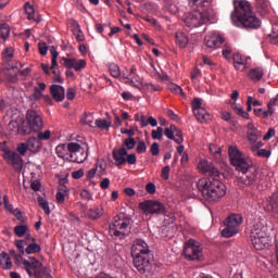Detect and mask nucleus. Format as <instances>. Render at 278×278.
I'll use <instances>...</instances> for the list:
<instances>
[{"label":"nucleus","mask_w":278,"mask_h":278,"mask_svg":"<svg viewBox=\"0 0 278 278\" xmlns=\"http://www.w3.org/2000/svg\"><path fill=\"white\" fill-rule=\"evenodd\" d=\"M80 198H81L84 201H92V193L89 192L88 190L84 189V190L80 192Z\"/></svg>","instance_id":"obj_54"},{"label":"nucleus","mask_w":278,"mask_h":278,"mask_svg":"<svg viewBox=\"0 0 278 278\" xmlns=\"http://www.w3.org/2000/svg\"><path fill=\"white\" fill-rule=\"evenodd\" d=\"M38 49L41 55H46L49 51V48L47 47L46 42H39L38 43Z\"/></svg>","instance_id":"obj_57"},{"label":"nucleus","mask_w":278,"mask_h":278,"mask_svg":"<svg viewBox=\"0 0 278 278\" xmlns=\"http://www.w3.org/2000/svg\"><path fill=\"white\" fill-rule=\"evenodd\" d=\"M203 99H201V98H194L193 100H192V110H193V112H197V111H199V110H203Z\"/></svg>","instance_id":"obj_41"},{"label":"nucleus","mask_w":278,"mask_h":278,"mask_svg":"<svg viewBox=\"0 0 278 278\" xmlns=\"http://www.w3.org/2000/svg\"><path fill=\"white\" fill-rule=\"evenodd\" d=\"M26 121L28 126H25V129H21V136H29L31 131L34 134L42 131L45 122L42 121V115H40V113L35 110H28L26 113Z\"/></svg>","instance_id":"obj_6"},{"label":"nucleus","mask_w":278,"mask_h":278,"mask_svg":"<svg viewBox=\"0 0 278 278\" xmlns=\"http://www.w3.org/2000/svg\"><path fill=\"white\" fill-rule=\"evenodd\" d=\"M38 203L40 207L43 210L45 214L49 216L51 214V208L49 207V202L43 198H38Z\"/></svg>","instance_id":"obj_37"},{"label":"nucleus","mask_w":278,"mask_h":278,"mask_svg":"<svg viewBox=\"0 0 278 278\" xmlns=\"http://www.w3.org/2000/svg\"><path fill=\"white\" fill-rule=\"evenodd\" d=\"M204 42L207 49L214 50L218 49V47L225 42V38H223L220 34L214 31L205 36Z\"/></svg>","instance_id":"obj_17"},{"label":"nucleus","mask_w":278,"mask_h":278,"mask_svg":"<svg viewBox=\"0 0 278 278\" xmlns=\"http://www.w3.org/2000/svg\"><path fill=\"white\" fill-rule=\"evenodd\" d=\"M55 153L60 160H63V162L71 161V150H68V143H61L56 146Z\"/></svg>","instance_id":"obj_22"},{"label":"nucleus","mask_w":278,"mask_h":278,"mask_svg":"<svg viewBox=\"0 0 278 278\" xmlns=\"http://www.w3.org/2000/svg\"><path fill=\"white\" fill-rule=\"evenodd\" d=\"M233 8L235 10L230 15L232 25L242 29H260L262 27V21L253 12L251 2L247 0L237 1L233 2Z\"/></svg>","instance_id":"obj_2"},{"label":"nucleus","mask_w":278,"mask_h":278,"mask_svg":"<svg viewBox=\"0 0 278 278\" xmlns=\"http://www.w3.org/2000/svg\"><path fill=\"white\" fill-rule=\"evenodd\" d=\"M256 8L258 10H268V0H256Z\"/></svg>","instance_id":"obj_53"},{"label":"nucleus","mask_w":278,"mask_h":278,"mask_svg":"<svg viewBox=\"0 0 278 278\" xmlns=\"http://www.w3.org/2000/svg\"><path fill=\"white\" fill-rule=\"evenodd\" d=\"M3 55H4V60L7 62H9L10 60H12V58H14V48L12 47H7L3 51Z\"/></svg>","instance_id":"obj_44"},{"label":"nucleus","mask_w":278,"mask_h":278,"mask_svg":"<svg viewBox=\"0 0 278 278\" xmlns=\"http://www.w3.org/2000/svg\"><path fill=\"white\" fill-rule=\"evenodd\" d=\"M14 233L17 238H24V236H26V240H29L31 238V235L29 233V226L27 225L15 226Z\"/></svg>","instance_id":"obj_25"},{"label":"nucleus","mask_w":278,"mask_h":278,"mask_svg":"<svg viewBox=\"0 0 278 278\" xmlns=\"http://www.w3.org/2000/svg\"><path fill=\"white\" fill-rule=\"evenodd\" d=\"M0 36L3 38V40H8L10 37V26L8 24L0 25Z\"/></svg>","instance_id":"obj_38"},{"label":"nucleus","mask_w":278,"mask_h":278,"mask_svg":"<svg viewBox=\"0 0 278 278\" xmlns=\"http://www.w3.org/2000/svg\"><path fill=\"white\" fill-rule=\"evenodd\" d=\"M193 114L197 118V121H199V123H207V121H210V118H212L210 116V113H207V111L205 109H200V110H195L193 111Z\"/></svg>","instance_id":"obj_30"},{"label":"nucleus","mask_w":278,"mask_h":278,"mask_svg":"<svg viewBox=\"0 0 278 278\" xmlns=\"http://www.w3.org/2000/svg\"><path fill=\"white\" fill-rule=\"evenodd\" d=\"M124 77L125 79H128V81H130L134 88H140V86H142V78H140L138 74L131 76L124 74Z\"/></svg>","instance_id":"obj_32"},{"label":"nucleus","mask_w":278,"mask_h":278,"mask_svg":"<svg viewBox=\"0 0 278 278\" xmlns=\"http://www.w3.org/2000/svg\"><path fill=\"white\" fill-rule=\"evenodd\" d=\"M16 151L20 154V156L21 155L24 156V155H27V151H29V148H28L27 143H18Z\"/></svg>","instance_id":"obj_45"},{"label":"nucleus","mask_w":278,"mask_h":278,"mask_svg":"<svg viewBox=\"0 0 278 278\" xmlns=\"http://www.w3.org/2000/svg\"><path fill=\"white\" fill-rule=\"evenodd\" d=\"M137 153H147V143L139 141L137 144Z\"/></svg>","instance_id":"obj_60"},{"label":"nucleus","mask_w":278,"mask_h":278,"mask_svg":"<svg viewBox=\"0 0 278 278\" xmlns=\"http://www.w3.org/2000/svg\"><path fill=\"white\" fill-rule=\"evenodd\" d=\"M104 210L103 206H94L88 210L87 212V216L88 218H90L91 220H99V218H101V216H103L104 214Z\"/></svg>","instance_id":"obj_24"},{"label":"nucleus","mask_w":278,"mask_h":278,"mask_svg":"<svg viewBox=\"0 0 278 278\" xmlns=\"http://www.w3.org/2000/svg\"><path fill=\"white\" fill-rule=\"evenodd\" d=\"M275 128H269L265 136L263 137V140H270V138H275Z\"/></svg>","instance_id":"obj_62"},{"label":"nucleus","mask_w":278,"mask_h":278,"mask_svg":"<svg viewBox=\"0 0 278 278\" xmlns=\"http://www.w3.org/2000/svg\"><path fill=\"white\" fill-rule=\"evenodd\" d=\"M151 253V250L149 249V244L142 240V239H136L132 242L131 247V256L132 257H140V256H146Z\"/></svg>","instance_id":"obj_13"},{"label":"nucleus","mask_w":278,"mask_h":278,"mask_svg":"<svg viewBox=\"0 0 278 278\" xmlns=\"http://www.w3.org/2000/svg\"><path fill=\"white\" fill-rule=\"evenodd\" d=\"M81 123L83 125H88L89 127H92L93 121H92V115L91 114H85L81 117Z\"/></svg>","instance_id":"obj_51"},{"label":"nucleus","mask_w":278,"mask_h":278,"mask_svg":"<svg viewBox=\"0 0 278 278\" xmlns=\"http://www.w3.org/2000/svg\"><path fill=\"white\" fill-rule=\"evenodd\" d=\"M185 23V27H188L189 29H194L197 27H201L206 21H210L207 15H204L203 13L195 11L192 13H186L182 18Z\"/></svg>","instance_id":"obj_11"},{"label":"nucleus","mask_w":278,"mask_h":278,"mask_svg":"<svg viewBox=\"0 0 278 278\" xmlns=\"http://www.w3.org/2000/svg\"><path fill=\"white\" fill-rule=\"evenodd\" d=\"M191 79H201V70L194 67L193 71L191 72Z\"/></svg>","instance_id":"obj_61"},{"label":"nucleus","mask_w":278,"mask_h":278,"mask_svg":"<svg viewBox=\"0 0 278 278\" xmlns=\"http://www.w3.org/2000/svg\"><path fill=\"white\" fill-rule=\"evenodd\" d=\"M185 257L191 260L192 262L201 260L203 257V249L201 244L194 239H189L184 248Z\"/></svg>","instance_id":"obj_12"},{"label":"nucleus","mask_w":278,"mask_h":278,"mask_svg":"<svg viewBox=\"0 0 278 278\" xmlns=\"http://www.w3.org/2000/svg\"><path fill=\"white\" fill-rule=\"evenodd\" d=\"M73 179H81L84 177V169H77L72 173Z\"/></svg>","instance_id":"obj_64"},{"label":"nucleus","mask_w":278,"mask_h":278,"mask_svg":"<svg viewBox=\"0 0 278 278\" xmlns=\"http://www.w3.org/2000/svg\"><path fill=\"white\" fill-rule=\"evenodd\" d=\"M132 264L141 275L151 270V261L149 260V255L132 256Z\"/></svg>","instance_id":"obj_14"},{"label":"nucleus","mask_w":278,"mask_h":278,"mask_svg":"<svg viewBox=\"0 0 278 278\" xmlns=\"http://www.w3.org/2000/svg\"><path fill=\"white\" fill-rule=\"evenodd\" d=\"M70 162L75 164H84L88 160V151L81 148V144L77 142L68 143Z\"/></svg>","instance_id":"obj_10"},{"label":"nucleus","mask_w":278,"mask_h":278,"mask_svg":"<svg viewBox=\"0 0 278 278\" xmlns=\"http://www.w3.org/2000/svg\"><path fill=\"white\" fill-rule=\"evenodd\" d=\"M113 160L115 161V166H123L127 162V149L121 148L118 150H113Z\"/></svg>","instance_id":"obj_21"},{"label":"nucleus","mask_w":278,"mask_h":278,"mask_svg":"<svg viewBox=\"0 0 278 278\" xmlns=\"http://www.w3.org/2000/svg\"><path fill=\"white\" fill-rule=\"evenodd\" d=\"M86 68V60L74 61V70L79 72Z\"/></svg>","instance_id":"obj_52"},{"label":"nucleus","mask_w":278,"mask_h":278,"mask_svg":"<svg viewBox=\"0 0 278 278\" xmlns=\"http://www.w3.org/2000/svg\"><path fill=\"white\" fill-rule=\"evenodd\" d=\"M139 210L143 212V214H157L161 216H166V206L162 204L160 201L155 200H146L139 203Z\"/></svg>","instance_id":"obj_8"},{"label":"nucleus","mask_w":278,"mask_h":278,"mask_svg":"<svg viewBox=\"0 0 278 278\" xmlns=\"http://www.w3.org/2000/svg\"><path fill=\"white\" fill-rule=\"evenodd\" d=\"M198 169L200 173L204 175H208L210 177H218L220 172L214 166V164L207 162L205 159H201L198 163Z\"/></svg>","instance_id":"obj_15"},{"label":"nucleus","mask_w":278,"mask_h":278,"mask_svg":"<svg viewBox=\"0 0 278 278\" xmlns=\"http://www.w3.org/2000/svg\"><path fill=\"white\" fill-rule=\"evenodd\" d=\"M96 126L99 129H108V127H110V125H108V121L106 119H97L96 121Z\"/></svg>","instance_id":"obj_55"},{"label":"nucleus","mask_w":278,"mask_h":278,"mask_svg":"<svg viewBox=\"0 0 278 278\" xmlns=\"http://www.w3.org/2000/svg\"><path fill=\"white\" fill-rule=\"evenodd\" d=\"M169 175H170V166L167 165L162 168L161 177H162V179L166 180V179H168Z\"/></svg>","instance_id":"obj_56"},{"label":"nucleus","mask_w":278,"mask_h":278,"mask_svg":"<svg viewBox=\"0 0 278 278\" xmlns=\"http://www.w3.org/2000/svg\"><path fill=\"white\" fill-rule=\"evenodd\" d=\"M248 77L252 81H262V77H264V68L262 67H254L249 71Z\"/></svg>","instance_id":"obj_26"},{"label":"nucleus","mask_w":278,"mask_h":278,"mask_svg":"<svg viewBox=\"0 0 278 278\" xmlns=\"http://www.w3.org/2000/svg\"><path fill=\"white\" fill-rule=\"evenodd\" d=\"M249 60H251V58L240 53H235L232 56L235 70L240 73H244V71L249 68Z\"/></svg>","instance_id":"obj_19"},{"label":"nucleus","mask_w":278,"mask_h":278,"mask_svg":"<svg viewBox=\"0 0 278 278\" xmlns=\"http://www.w3.org/2000/svg\"><path fill=\"white\" fill-rule=\"evenodd\" d=\"M26 146L28 147V151H31V153H38V151L42 149V142L36 137L29 138L26 141Z\"/></svg>","instance_id":"obj_23"},{"label":"nucleus","mask_w":278,"mask_h":278,"mask_svg":"<svg viewBox=\"0 0 278 278\" xmlns=\"http://www.w3.org/2000/svg\"><path fill=\"white\" fill-rule=\"evenodd\" d=\"M230 163L239 173L247 175L245 178H239V184L243 186H253L257 181V166L253 165L251 157L247 156L238 147L230 146L228 149Z\"/></svg>","instance_id":"obj_1"},{"label":"nucleus","mask_w":278,"mask_h":278,"mask_svg":"<svg viewBox=\"0 0 278 278\" xmlns=\"http://www.w3.org/2000/svg\"><path fill=\"white\" fill-rule=\"evenodd\" d=\"M28 260L23 261V266L28 275V277L42 278L45 275V265L41 264L40 261L36 260V257L29 256Z\"/></svg>","instance_id":"obj_9"},{"label":"nucleus","mask_w":278,"mask_h":278,"mask_svg":"<svg viewBox=\"0 0 278 278\" xmlns=\"http://www.w3.org/2000/svg\"><path fill=\"white\" fill-rule=\"evenodd\" d=\"M271 153L273 152L270 150H266V149H260L257 151L258 157H270Z\"/></svg>","instance_id":"obj_58"},{"label":"nucleus","mask_w":278,"mask_h":278,"mask_svg":"<svg viewBox=\"0 0 278 278\" xmlns=\"http://www.w3.org/2000/svg\"><path fill=\"white\" fill-rule=\"evenodd\" d=\"M167 88L174 94H178L179 97H186V93L184 92V89L181 87H179V85H177L175 83H169Z\"/></svg>","instance_id":"obj_34"},{"label":"nucleus","mask_w":278,"mask_h":278,"mask_svg":"<svg viewBox=\"0 0 278 278\" xmlns=\"http://www.w3.org/2000/svg\"><path fill=\"white\" fill-rule=\"evenodd\" d=\"M24 10L27 14L28 21H33V18H34V7H31V4L29 2H26L25 5H24Z\"/></svg>","instance_id":"obj_43"},{"label":"nucleus","mask_w":278,"mask_h":278,"mask_svg":"<svg viewBox=\"0 0 278 278\" xmlns=\"http://www.w3.org/2000/svg\"><path fill=\"white\" fill-rule=\"evenodd\" d=\"M30 243L26 247L25 252L27 255H33L34 253H40L42 251V248L40 244L36 243L35 238H30Z\"/></svg>","instance_id":"obj_28"},{"label":"nucleus","mask_w":278,"mask_h":278,"mask_svg":"<svg viewBox=\"0 0 278 278\" xmlns=\"http://www.w3.org/2000/svg\"><path fill=\"white\" fill-rule=\"evenodd\" d=\"M66 195H68V193H64V192H56V203H59V205H64L65 201H66Z\"/></svg>","instance_id":"obj_47"},{"label":"nucleus","mask_w":278,"mask_h":278,"mask_svg":"<svg viewBox=\"0 0 278 278\" xmlns=\"http://www.w3.org/2000/svg\"><path fill=\"white\" fill-rule=\"evenodd\" d=\"M242 225V217L238 214L228 216L225 220V229L222 231L223 238H233L236 233L240 232V226Z\"/></svg>","instance_id":"obj_7"},{"label":"nucleus","mask_w":278,"mask_h":278,"mask_svg":"<svg viewBox=\"0 0 278 278\" xmlns=\"http://www.w3.org/2000/svg\"><path fill=\"white\" fill-rule=\"evenodd\" d=\"M126 162L130 165H134L136 162H138V159L136 157V154H127Z\"/></svg>","instance_id":"obj_63"},{"label":"nucleus","mask_w":278,"mask_h":278,"mask_svg":"<svg viewBox=\"0 0 278 278\" xmlns=\"http://www.w3.org/2000/svg\"><path fill=\"white\" fill-rule=\"evenodd\" d=\"M14 244H15L18 253H21V255H25V253H26L25 244H27V241L20 239V240H15Z\"/></svg>","instance_id":"obj_39"},{"label":"nucleus","mask_w":278,"mask_h":278,"mask_svg":"<svg viewBox=\"0 0 278 278\" xmlns=\"http://www.w3.org/2000/svg\"><path fill=\"white\" fill-rule=\"evenodd\" d=\"M37 134H38L37 139L39 140V142L41 140H50V138H51V130H46L43 132L39 130V132H37Z\"/></svg>","instance_id":"obj_46"},{"label":"nucleus","mask_w":278,"mask_h":278,"mask_svg":"<svg viewBox=\"0 0 278 278\" xmlns=\"http://www.w3.org/2000/svg\"><path fill=\"white\" fill-rule=\"evenodd\" d=\"M62 62H64L63 65L66 68H74V66H75V59H68V58L63 56Z\"/></svg>","instance_id":"obj_50"},{"label":"nucleus","mask_w":278,"mask_h":278,"mask_svg":"<svg viewBox=\"0 0 278 278\" xmlns=\"http://www.w3.org/2000/svg\"><path fill=\"white\" fill-rule=\"evenodd\" d=\"M124 144L128 149V151H131V149H136V139L127 138L125 139Z\"/></svg>","instance_id":"obj_48"},{"label":"nucleus","mask_w":278,"mask_h":278,"mask_svg":"<svg viewBox=\"0 0 278 278\" xmlns=\"http://www.w3.org/2000/svg\"><path fill=\"white\" fill-rule=\"evenodd\" d=\"M131 229V217L121 213L113 217L112 223L109 226V233L112 238H125Z\"/></svg>","instance_id":"obj_5"},{"label":"nucleus","mask_w":278,"mask_h":278,"mask_svg":"<svg viewBox=\"0 0 278 278\" xmlns=\"http://www.w3.org/2000/svg\"><path fill=\"white\" fill-rule=\"evenodd\" d=\"M109 72L115 79L121 77V67L116 63L109 64Z\"/></svg>","instance_id":"obj_35"},{"label":"nucleus","mask_w":278,"mask_h":278,"mask_svg":"<svg viewBox=\"0 0 278 278\" xmlns=\"http://www.w3.org/2000/svg\"><path fill=\"white\" fill-rule=\"evenodd\" d=\"M197 188L208 203H216L227 194V186L216 176L199 179Z\"/></svg>","instance_id":"obj_3"},{"label":"nucleus","mask_w":278,"mask_h":278,"mask_svg":"<svg viewBox=\"0 0 278 278\" xmlns=\"http://www.w3.org/2000/svg\"><path fill=\"white\" fill-rule=\"evenodd\" d=\"M232 110H235L236 114H238V116H241V118H245V121H249V118H251V116L249 115V112H245L244 109L242 108V105L233 102L232 104Z\"/></svg>","instance_id":"obj_33"},{"label":"nucleus","mask_w":278,"mask_h":278,"mask_svg":"<svg viewBox=\"0 0 278 278\" xmlns=\"http://www.w3.org/2000/svg\"><path fill=\"white\" fill-rule=\"evenodd\" d=\"M175 38H176V45L177 47H179V49H186V47H188V42H190V40L188 39V36H186V34L181 31H177L175 34Z\"/></svg>","instance_id":"obj_27"},{"label":"nucleus","mask_w":278,"mask_h":278,"mask_svg":"<svg viewBox=\"0 0 278 278\" xmlns=\"http://www.w3.org/2000/svg\"><path fill=\"white\" fill-rule=\"evenodd\" d=\"M142 88H144V90H148V92H160V90H162V87L160 85H155L153 83H144L142 85Z\"/></svg>","instance_id":"obj_36"},{"label":"nucleus","mask_w":278,"mask_h":278,"mask_svg":"<svg viewBox=\"0 0 278 278\" xmlns=\"http://www.w3.org/2000/svg\"><path fill=\"white\" fill-rule=\"evenodd\" d=\"M150 151H151V154L154 156L160 155V144L157 142L152 143Z\"/></svg>","instance_id":"obj_59"},{"label":"nucleus","mask_w":278,"mask_h":278,"mask_svg":"<svg viewBox=\"0 0 278 278\" xmlns=\"http://www.w3.org/2000/svg\"><path fill=\"white\" fill-rule=\"evenodd\" d=\"M50 94L54 99V101L61 102L65 99L66 97V90L64 89L63 86L60 85H52L50 87Z\"/></svg>","instance_id":"obj_20"},{"label":"nucleus","mask_w":278,"mask_h":278,"mask_svg":"<svg viewBox=\"0 0 278 278\" xmlns=\"http://www.w3.org/2000/svg\"><path fill=\"white\" fill-rule=\"evenodd\" d=\"M50 53L52 55V68H55V66H58V49L55 48V46H51L50 47Z\"/></svg>","instance_id":"obj_40"},{"label":"nucleus","mask_w":278,"mask_h":278,"mask_svg":"<svg viewBox=\"0 0 278 278\" xmlns=\"http://www.w3.org/2000/svg\"><path fill=\"white\" fill-rule=\"evenodd\" d=\"M162 134H164V129L162 127H157L156 130H152L153 140H162Z\"/></svg>","instance_id":"obj_49"},{"label":"nucleus","mask_w":278,"mask_h":278,"mask_svg":"<svg viewBox=\"0 0 278 278\" xmlns=\"http://www.w3.org/2000/svg\"><path fill=\"white\" fill-rule=\"evenodd\" d=\"M250 240L256 251H264L270 245V237L268 236V227L264 222H256L251 229Z\"/></svg>","instance_id":"obj_4"},{"label":"nucleus","mask_w":278,"mask_h":278,"mask_svg":"<svg viewBox=\"0 0 278 278\" xmlns=\"http://www.w3.org/2000/svg\"><path fill=\"white\" fill-rule=\"evenodd\" d=\"M3 159L11 164L15 170H23V157L17 152L5 151Z\"/></svg>","instance_id":"obj_16"},{"label":"nucleus","mask_w":278,"mask_h":278,"mask_svg":"<svg viewBox=\"0 0 278 278\" xmlns=\"http://www.w3.org/2000/svg\"><path fill=\"white\" fill-rule=\"evenodd\" d=\"M164 135L168 140H174L176 144H181V142H184V134L175 125H170L168 128H165Z\"/></svg>","instance_id":"obj_18"},{"label":"nucleus","mask_w":278,"mask_h":278,"mask_svg":"<svg viewBox=\"0 0 278 278\" xmlns=\"http://www.w3.org/2000/svg\"><path fill=\"white\" fill-rule=\"evenodd\" d=\"M0 266L3 268V270H12V260L5 252L0 254Z\"/></svg>","instance_id":"obj_29"},{"label":"nucleus","mask_w":278,"mask_h":278,"mask_svg":"<svg viewBox=\"0 0 278 278\" xmlns=\"http://www.w3.org/2000/svg\"><path fill=\"white\" fill-rule=\"evenodd\" d=\"M205 3H210V0H189V5L192 8H205Z\"/></svg>","instance_id":"obj_42"},{"label":"nucleus","mask_w":278,"mask_h":278,"mask_svg":"<svg viewBox=\"0 0 278 278\" xmlns=\"http://www.w3.org/2000/svg\"><path fill=\"white\" fill-rule=\"evenodd\" d=\"M8 129H9V131L17 132L21 136V129H25V126H23L22 119H15V121H11L9 123Z\"/></svg>","instance_id":"obj_31"}]
</instances>
